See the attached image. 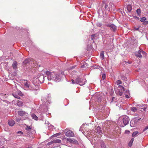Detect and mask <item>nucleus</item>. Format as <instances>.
<instances>
[{"instance_id":"nucleus-14","label":"nucleus","mask_w":148,"mask_h":148,"mask_svg":"<svg viewBox=\"0 0 148 148\" xmlns=\"http://www.w3.org/2000/svg\"><path fill=\"white\" fill-rule=\"evenodd\" d=\"M124 94L125 95V97L127 98H130V93L129 91L126 90L125 92H124Z\"/></svg>"},{"instance_id":"nucleus-58","label":"nucleus","mask_w":148,"mask_h":148,"mask_svg":"<svg viewBox=\"0 0 148 148\" xmlns=\"http://www.w3.org/2000/svg\"><path fill=\"white\" fill-rule=\"evenodd\" d=\"M56 134H55L54 135H56Z\"/></svg>"},{"instance_id":"nucleus-44","label":"nucleus","mask_w":148,"mask_h":148,"mask_svg":"<svg viewBox=\"0 0 148 148\" xmlns=\"http://www.w3.org/2000/svg\"><path fill=\"white\" fill-rule=\"evenodd\" d=\"M148 129V125L147 126H146L144 129L143 130V131H145L147 130Z\"/></svg>"},{"instance_id":"nucleus-24","label":"nucleus","mask_w":148,"mask_h":148,"mask_svg":"<svg viewBox=\"0 0 148 148\" xmlns=\"http://www.w3.org/2000/svg\"><path fill=\"white\" fill-rule=\"evenodd\" d=\"M30 61V60L29 59H25L23 62L24 64H26L29 63Z\"/></svg>"},{"instance_id":"nucleus-9","label":"nucleus","mask_w":148,"mask_h":148,"mask_svg":"<svg viewBox=\"0 0 148 148\" xmlns=\"http://www.w3.org/2000/svg\"><path fill=\"white\" fill-rule=\"evenodd\" d=\"M65 135L68 137H73L74 136V134L72 131L69 130H68L65 133Z\"/></svg>"},{"instance_id":"nucleus-23","label":"nucleus","mask_w":148,"mask_h":148,"mask_svg":"<svg viewBox=\"0 0 148 148\" xmlns=\"http://www.w3.org/2000/svg\"><path fill=\"white\" fill-rule=\"evenodd\" d=\"M121 79L122 80H123L125 81H127V77H126L124 75H121Z\"/></svg>"},{"instance_id":"nucleus-37","label":"nucleus","mask_w":148,"mask_h":148,"mask_svg":"<svg viewBox=\"0 0 148 148\" xmlns=\"http://www.w3.org/2000/svg\"><path fill=\"white\" fill-rule=\"evenodd\" d=\"M143 24L145 25H147L148 24V21H145L143 23Z\"/></svg>"},{"instance_id":"nucleus-54","label":"nucleus","mask_w":148,"mask_h":148,"mask_svg":"<svg viewBox=\"0 0 148 148\" xmlns=\"http://www.w3.org/2000/svg\"><path fill=\"white\" fill-rule=\"evenodd\" d=\"M0 148H4V147L2 146V147H0Z\"/></svg>"},{"instance_id":"nucleus-17","label":"nucleus","mask_w":148,"mask_h":148,"mask_svg":"<svg viewBox=\"0 0 148 148\" xmlns=\"http://www.w3.org/2000/svg\"><path fill=\"white\" fill-rule=\"evenodd\" d=\"M88 64L86 62H84L82 64V66H81L82 68H85L87 67Z\"/></svg>"},{"instance_id":"nucleus-45","label":"nucleus","mask_w":148,"mask_h":148,"mask_svg":"<svg viewBox=\"0 0 148 148\" xmlns=\"http://www.w3.org/2000/svg\"><path fill=\"white\" fill-rule=\"evenodd\" d=\"M42 100H43V101H44V102H45V100H46L47 101H47H48V99L47 100V98H46V97H45V98H43V99H42Z\"/></svg>"},{"instance_id":"nucleus-27","label":"nucleus","mask_w":148,"mask_h":148,"mask_svg":"<svg viewBox=\"0 0 148 148\" xmlns=\"http://www.w3.org/2000/svg\"><path fill=\"white\" fill-rule=\"evenodd\" d=\"M137 110V109L135 107H132L131 108V110L133 112H135Z\"/></svg>"},{"instance_id":"nucleus-40","label":"nucleus","mask_w":148,"mask_h":148,"mask_svg":"<svg viewBox=\"0 0 148 148\" xmlns=\"http://www.w3.org/2000/svg\"><path fill=\"white\" fill-rule=\"evenodd\" d=\"M73 141L72 142V143H75V144H78V141L76 140H74V139H73Z\"/></svg>"},{"instance_id":"nucleus-51","label":"nucleus","mask_w":148,"mask_h":148,"mask_svg":"<svg viewBox=\"0 0 148 148\" xmlns=\"http://www.w3.org/2000/svg\"><path fill=\"white\" fill-rule=\"evenodd\" d=\"M115 99V97H113L112 98V102L113 101L114 99Z\"/></svg>"},{"instance_id":"nucleus-26","label":"nucleus","mask_w":148,"mask_h":148,"mask_svg":"<svg viewBox=\"0 0 148 148\" xmlns=\"http://www.w3.org/2000/svg\"><path fill=\"white\" fill-rule=\"evenodd\" d=\"M136 12L138 15H140L141 13V10L140 9H138L136 10Z\"/></svg>"},{"instance_id":"nucleus-33","label":"nucleus","mask_w":148,"mask_h":148,"mask_svg":"<svg viewBox=\"0 0 148 148\" xmlns=\"http://www.w3.org/2000/svg\"><path fill=\"white\" fill-rule=\"evenodd\" d=\"M116 83L117 85L120 84L122 83V82L120 80H118L116 81Z\"/></svg>"},{"instance_id":"nucleus-29","label":"nucleus","mask_w":148,"mask_h":148,"mask_svg":"<svg viewBox=\"0 0 148 148\" xmlns=\"http://www.w3.org/2000/svg\"><path fill=\"white\" fill-rule=\"evenodd\" d=\"M102 25V24L101 23H97L96 24V25L97 27H100Z\"/></svg>"},{"instance_id":"nucleus-52","label":"nucleus","mask_w":148,"mask_h":148,"mask_svg":"<svg viewBox=\"0 0 148 148\" xmlns=\"http://www.w3.org/2000/svg\"><path fill=\"white\" fill-rule=\"evenodd\" d=\"M136 18H137L138 19H139V18L138 17H136Z\"/></svg>"},{"instance_id":"nucleus-15","label":"nucleus","mask_w":148,"mask_h":148,"mask_svg":"<svg viewBox=\"0 0 148 148\" xmlns=\"http://www.w3.org/2000/svg\"><path fill=\"white\" fill-rule=\"evenodd\" d=\"M13 68L15 69H16L17 68V63L16 62L14 61L12 64Z\"/></svg>"},{"instance_id":"nucleus-42","label":"nucleus","mask_w":148,"mask_h":148,"mask_svg":"<svg viewBox=\"0 0 148 148\" xmlns=\"http://www.w3.org/2000/svg\"><path fill=\"white\" fill-rule=\"evenodd\" d=\"M3 144V141H2L1 140H0V147L2 146Z\"/></svg>"},{"instance_id":"nucleus-53","label":"nucleus","mask_w":148,"mask_h":148,"mask_svg":"<svg viewBox=\"0 0 148 148\" xmlns=\"http://www.w3.org/2000/svg\"><path fill=\"white\" fill-rule=\"evenodd\" d=\"M128 63L129 64H131L132 63V62H128Z\"/></svg>"},{"instance_id":"nucleus-11","label":"nucleus","mask_w":148,"mask_h":148,"mask_svg":"<svg viewBox=\"0 0 148 148\" xmlns=\"http://www.w3.org/2000/svg\"><path fill=\"white\" fill-rule=\"evenodd\" d=\"M18 114L21 116H27L28 115V114L25 111H19L18 112Z\"/></svg>"},{"instance_id":"nucleus-28","label":"nucleus","mask_w":148,"mask_h":148,"mask_svg":"<svg viewBox=\"0 0 148 148\" xmlns=\"http://www.w3.org/2000/svg\"><path fill=\"white\" fill-rule=\"evenodd\" d=\"M32 127L31 126H28L27 125V126L25 128V129L26 130L29 131L30 130L32 129Z\"/></svg>"},{"instance_id":"nucleus-21","label":"nucleus","mask_w":148,"mask_h":148,"mask_svg":"<svg viewBox=\"0 0 148 148\" xmlns=\"http://www.w3.org/2000/svg\"><path fill=\"white\" fill-rule=\"evenodd\" d=\"M96 99L98 101L101 102V101H102L101 96L100 95H98L96 97Z\"/></svg>"},{"instance_id":"nucleus-7","label":"nucleus","mask_w":148,"mask_h":148,"mask_svg":"<svg viewBox=\"0 0 148 148\" xmlns=\"http://www.w3.org/2000/svg\"><path fill=\"white\" fill-rule=\"evenodd\" d=\"M122 117L124 125H127L128 124L130 120L129 117L126 115H124Z\"/></svg>"},{"instance_id":"nucleus-20","label":"nucleus","mask_w":148,"mask_h":148,"mask_svg":"<svg viewBox=\"0 0 148 148\" xmlns=\"http://www.w3.org/2000/svg\"><path fill=\"white\" fill-rule=\"evenodd\" d=\"M104 57V51H102L100 54V57L102 60H103Z\"/></svg>"},{"instance_id":"nucleus-8","label":"nucleus","mask_w":148,"mask_h":148,"mask_svg":"<svg viewBox=\"0 0 148 148\" xmlns=\"http://www.w3.org/2000/svg\"><path fill=\"white\" fill-rule=\"evenodd\" d=\"M107 27H109L111 30H113L114 32H115L116 29V27L113 24L109 23L105 25Z\"/></svg>"},{"instance_id":"nucleus-25","label":"nucleus","mask_w":148,"mask_h":148,"mask_svg":"<svg viewBox=\"0 0 148 148\" xmlns=\"http://www.w3.org/2000/svg\"><path fill=\"white\" fill-rule=\"evenodd\" d=\"M146 20V18L145 17H143L142 18H140V21L142 22H144L145 21V20Z\"/></svg>"},{"instance_id":"nucleus-12","label":"nucleus","mask_w":148,"mask_h":148,"mask_svg":"<svg viewBox=\"0 0 148 148\" xmlns=\"http://www.w3.org/2000/svg\"><path fill=\"white\" fill-rule=\"evenodd\" d=\"M44 76L43 75H41L38 78V80L40 82V83H41L44 82Z\"/></svg>"},{"instance_id":"nucleus-5","label":"nucleus","mask_w":148,"mask_h":148,"mask_svg":"<svg viewBox=\"0 0 148 148\" xmlns=\"http://www.w3.org/2000/svg\"><path fill=\"white\" fill-rule=\"evenodd\" d=\"M64 72H62L61 73H57L55 74L54 76V81L58 82L60 81L62 78L64 76Z\"/></svg>"},{"instance_id":"nucleus-38","label":"nucleus","mask_w":148,"mask_h":148,"mask_svg":"<svg viewBox=\"0 0 148 148\" xmlns=\"http://www.w3.org/2000/svg\"><path fill=\"white\" fill-rule=\"evenodd\" d=\"M103 79V80L105 79L106 78V75L105 74H103L102 76Z\"/></svg>"},{"instance_id":"nucleus-49","label":"nucleus","mask_w":148,"mask_h":148,"mask_svg":"<svg viewBox=\"0 0 148 148\" xmlns=\"http://www.w3.org/2000/svg\"><path fill=\"white\" fill-rule=\"evenodd\" d=\"M21 120V119H16V121L18 122L20 121Z\"/></svg>"},{"instance_id":"nucleus-34","label":"nucleus","mask_w":148,"mask_h":148,"mask_svg":"<svg viewBox=\"0 0 148 148\" xmlns=\"http://www.w3.org/2000/svg\"><path fill=\"white\" fill-rule=\"evenodd\" d=\"M67 140L69 142H70L71 143H72L73 141V139H72L71 138H67Z\"/></svg>"},{"instance_id":"nucleus-16","label":"nucleus","mask_w":148,"mask_h":148,"mask_svg":"<svg viewBox=\"0 0 148 148\" xmlns=\"http://www.w3.org/2000/svg\"><path fill=\"white\" fill-rule=\"evenodd\" d=\"M31 116L32 118L35 120H37L38 119V117L34 114H31Z\"/></svg>"},{"instance_id":"nucleus-56","label":"nucleus","mask_w":148,"mask_h":148,"mask_svg":"<svg viewBox=\"0 0 148 148\" xmlns=\"http://www.w3.org/2000/svg\"><path fill=\"white\" fill-rule=\"evenodd\" d=\"M145 109H146V108H144V111H145Z\"/></svg>"},{"instance_id":"nucleus-19","label":"nucleus","mask_w":148,"mask_h":148,"mask_svg":"<svg viewBox=\"0 0 148 148\" xmlns=\"http://www.w3.org/2000/svg\"><path fill=\"white\" fill-rule=\"evenodd\" d=\"M127 9L129 12H130L132 10V6L130 5H127Z\"/></svg>"},{"instance_id":"nucleus-4","label":"nucleus","mask_w":148,"mask_h":148,"mask_svg":"<svg viewBox=\"0 0 148 148\" xmlns=\"http://www.w3.org/2000/svg\"><path fill=\"white\" fill-rule=\"evenodd\" d=\"M135 55L137 57L141 58L142 57V55L146 57L147 56V53L143 50L140 49L138 51L136 52L135 53Z\"/></svg>"},{"instance_id":"nucleus-46","label":"nucleus","mask_w":148,"mask_h":148,"mask_svg":"<svg viewBox=\"0 0 148 148\" xmlns=\"http://www.w3.org/2000/svg\"><path fill=\"white\" fill-rule=\"evenodd\" d=\"M17 134H23V132L21 131H18L17 132Z\"/></svg>"},{"instance_id":"nucleus-59","label":"nucleus","mask_w":148,"mask_h":148,"mask_svg":"<svg viewBox=\"0 0 148 148\" xmlns=\"http://www.w3.org/2000/svg\"><path fill=\"white\" fill-rule=\"evenodd\" d=\"M49 97L48 96V97H47L48 98H49Z\"/></svg>"},{"instance_id":"nucleus-32","label":"nucleus","mask_w":148,"mask_h":148,"mask_svg":"<svg viewBox=\"0 0 148 148\" xmlns=\"http://www.w3.org/2000/svg\"><path fill=\"white\" fill-rule=\"evenodd\" d=\"M12 95L16 98H17L18 99L20 98V97L17 95H16L14 94H12Z\"/></svg>"},{"instance_id":"nucleus-30","label":"nucleus","mask_w":148,"mask_h":148,"mask_svg":"<svg viewBox=\"0 0 148 148\" xmlns=\"http://www.w3.org/2000/svg\"><path fill=\"white\" fill-rule=\"evenodd\" d=\"M101 148H106L105 144L103 142H102L101 144Z\"/></svg>"},{"instance_id":"nucleus-13","label":"nucleus","mask_w":148,"mask_h":148,"mask_svg":"<svg viewBox=\"0 0 148 148\" xmlns=\"http://www.w3.org/2000/svg\"><path fill=\"white\" fill-rule=\"evenodd\" d=\"M8 124L10 126H12L15 124V122L14 120H11L8 121Z\"/></svg>"},{"instance_id":"nucleus-39","label":"nucleus","mask_w":148,"mask_h":148,"mask_svg":"<svg viewBox=\"0 0 148 148\" xmlns=\"http://www.w3.org/2000/svg\"><path fill=\"white\" fill-rule=\"evenodd\" d=\"M71 81H72V84H77L76 81L75 80V81L73 79H71Z\"/></svg>"},{"instance_id":"nucleus-55","label":"nucleus","mask_w":148,"mask_h":148,"mask_svg":"<svg viewBox=\"0 0 148 148\" xmlns=\"http://www.w3.org/2000/svg\"><path fill=\"white\" fill-rule=\"evenodd\" d=\"M27 148H33V147H28Z\"/></svg>"},{"instance_id":"nucleus-43","label":"nucleus","mask_w":148,"mask_h":148,"mask_svg":"<svg viewBox=\"0 0 148 148\" xmlns=\"http://www.w3.org/2000/svg\"><path fill=\"white\" fill-rule=\"evenodd\" d=\"M130 132V131L129 130H125V134H129Z\"/></svg>"},{"instance_id":"nucleus-57","label":"nucleus","mask_w":148,"mask_h":148,"mask_svg":"<svg viewBox=\"0 0 148 148\" xmlns=\"http://www.w3.org/2000/svg\"><path fill=\"white\" fill-rule=\"evenodd\" d=\"M147 101H148V99H147Z\"/></svg>"},{"instance_id":"nucleus-22","label":"nucleus","mask_w":148,"mask_h":148,"mask_svg":"<svg viewBox=\"0 0 148 148\" xmlns=\"http://www.w3.org/2000/svg\"><path fill=\"white\" fill-rule=\"evenodd\" d=\"M138 133V131H136L133 133L132 134V136L133 137H135L136 136V135Z\"/></svg>"},{"instance_id":"nucleus-6","label":"nucleus","mask_w":148,"mask_h":148,"mask_svg":"<svg viewBox=\"0 0 148 148\" xmlns=\"http://www.w3.org/2000/svg\"><path fill=\"white\" fill-rule=\"evenodd\" d=\"M76 81L77 84L82 86L84 85L86 82V80L85 79H82L79 77H77L75 79Z\"/></svg>"},{"instance_id":"nucleus-2","label":"nucleus","mask_w":148,"mask_h":148,"mask_svg":"<svg viewBox=\"0 0 148 148\" xmlns=\"http://www.w3.org/2000/svg\"><path fill=\"white\" fill-rule=\"evenodd\" d=\"M143 115H140L139 118H134L130 122V126L132 127H135L136 126L137 124L138 121L141 119V118L143 117Z\"/></svg>"},{"instance_id":"nucleus-50","label":"nucleus","mask_w":148,"mask_h":148,"mask_svg":"<svg viewBox=\"0 0 148 148\" xmlns=\"http://www.w3.org/2000/svg\"><path fill=\"white\" fill-rule=\"evenodd\" d=\"M108 6V5L106 4L105 5V8H106Z\"/></svg>"},{"instance_id":"nucleus-31","label":"nucleus","mask_w":148,"mask_h":148,"mask_svg":"<svg viewBox=\"0 0 148 148\" xmlns=\"http://www.w3.org/2000/svg\"><path fill=\"white\" fill-rule=\"evenodd\" d=\"M118 87L119 88H121L122 90H123V91H124L125 88L123 86L121 85H119L118 86Z\"/></svg>"},{"instance_id":"nucleus-1","label":"nucleus","mask_w":148,"mask_h":148,"mask_svg":"<svg viewBox=\"0 0 148 148\" xmlns=\"http://www.w3.org/2000/svg\"><path fill=\"white\" fill-rule=\"evenodd\" d=\"M24 87L26 90H37L40 88V85L39 84H33L30 85L29 83L27 81L24 83Z\"/></svg>"},{"instance_id":"nucleus-10","label":"nucleus","mask_w":148,"mask_h":148,"mask_svg":"<svg viewBox=\"0 0 148 148\" xmlns=\"http://www.w3.org/2000/svg\"><path fill=\"white\" fill-rule=\"evenodd\" d=\"M95 132L97 134H99L100 136L99 137H101L103 134L101 130V128L100 127H97L96 129H95Z\"/></svg>"},{"instance_id":"nucleus-18","label":"nucleus","mask_w":148,"mask_h":148,"mask_svg":"<svg viewBox=\"0 0 148 148\" xmlns=\"http://www.w3.org/2000/svg\"><path fill=\"white\" fill-rule=\"evenodd\" d=\"M53 141V144L57 143H60L61 142V140L58 139H54Z\"/></svg>"},{"instance_id":"nucleus-3","label":"nucleus","mask_w":148,"mask_h":148,"mask_svg":"<svg viewBox=\"0 0 148 148\" xmlns=\"http://www.w3.org/2000/svg\"><path fill=\"white\" fill-rule=\"evenodd\" d=\"M55 74L54 73H52L49 71H45L46 76H47V79L49 80H52L54 81Z\"/></svg>"},{"instance_id":"nucleus-48","label":"nucleus","mask_w":148,"mask_h":148,"mask_svg":"<svg viewBox=\"0 0 148 148\" xmlns=\"http://www.w3.org/2000/svg\"><path fill=\"white\" fill-rule=\"evenodd\" d=\"M133 141H134V138H132L131 139L130 142L132 143L133 142Z\"/></svg>"},{"instance_id":"nucleus-47","label":"nucleus","mask_w":148,"mask_h":148,"mask_svg":"<svg viewBox=\"0 0 148 148\" xmlns=\"http://www.w3.org/2000/svg\"><path fill=\"white\" fill-rule=\"evenodd\" d=\"M146 36L148 40V33L146 34Z\"/></svg>"},{"instance_id":"nucleus-35","label":"nucleus","mask_w":148,"mask_h":148,"mask_svg":"<svg viewBox=\"0 0 148 148\" xmlns=\"http://www.w3.org/2000/svg\"><path fill=\"white\" fill-rule=\"evenodd\" d=\"M53 144V141H51V142H49L48 143H47V145H52Z\"/></svg>"},{"instance_id":"nucleus-41","label":"nucleus","mask_w":148,"mask_h":148,"mask_svg":"<svg viewBox=\"0 0 148 148\" xmlns=\"http://www.w3.org/2000/svg\"><path fill=\"white\" fill-rule=\"evenodd\" d=\"M123 94V92L122 91H119L118 95H120V96H121Z\"/></svg>"},{"instance_id":"nucleus-36","label":"nucleus","mask_w":148,"mask_h":148,"mask_svg":"<svg viewBox=\"0 0 148 148\" xmlns=\"http://www.w3.org/2000/svg\"><path fill=\"white\" fill-rule=\"evenodd\" d=\"M139 28V27H134V30L138 31Z\"/></svg>"}]
</instances>
